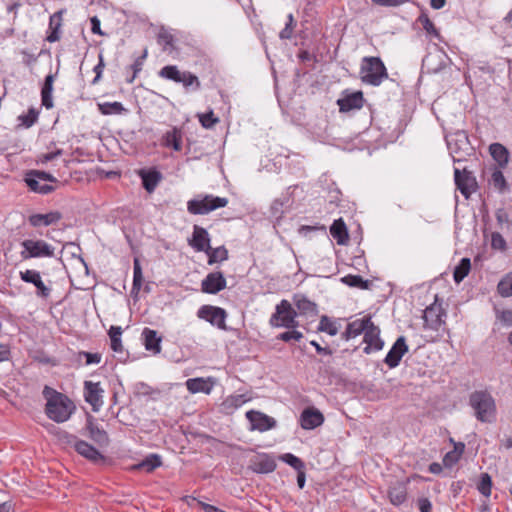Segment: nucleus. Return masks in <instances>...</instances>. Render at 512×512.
<instances>
[{
  "label": "nucleus",
  "mask_w": 512,
  "mask_h": 512,
  "mask_svg": "<svg viewBox=\"0 0 512 512\" xmlns=\"http://www.w3.org/2000/svg\"><path fill=\"white\" fill-rule=\"evenodd\" d=\"M158 75L161 78L179 83L181 80L182 72L175 65H167L160 69Z\"/></svg>",
  "instance_id": "nucleus-41"
},
{
  "label": "nucleus",
  "mask_w": 512,
  "mask_h": 512,
  "mask_svg": "<svg viewBox=\"0 0 512 512\" xmlns=\"http://www.w3.org/2000/svg\"><path fill=\"white\" fill-rule=\"evenodd\" d=\"M61 20H62V11H58V12L54 13L50 17L49 27L59 29L61 26Z\"/></svg>",
  "instance_id": "nucleus-59"
},
{
  "label": "nucleus",
  "mask_w": 512,
  "mask_h": 512,
  "mask_svg": "<svg viewBox=\"0 0 512 512\" xmlns=\"http://www.w3.org/2000/svg\"><path fill=\"white\" fill-rule=\"evenodd\" d=\"M87 429L89 431L90 438L96 443L102 445L108 442V435L103 430L100 429L93 421V418L90 416L87 419Z\"/></svg>",
  "instance_id": "nucleus-31"
},
{
  "label": "nucleus",
  "mask_w": 512,
  "mask_h": 512,
  "mask_svg": "<svg viewBox=\"0 0 512 512\" xmlns=\"http://www.w3.org/2000/svg\"><path fill=\"white\" fill-rule=\"evenodd\" d=\"M164 140L165 145L172 147L175 151H180L182 149L181 131L177 128L167 131L164 136Z\"/></svg>",
  "instance_id": "nucleus-35"
},
{
  "label": "nucleus",
  "mask_w": 512,
  "mask_h": 512,
  "mask_svg": "<svg viewBox=\"0 0 512 512\" xmlns=\"http://www.w3.org/2000/svg\"><path fill=\"white\" fill-rule=\"evenodd\" d=\"M246 418L250 422V430L265 432L276 427L277 422L274 418L255 410L246 412Z\"/></svg>",
  "instance_id": "nucleus-10"
},
{
  "label": "nucleus",
  "mask_w": 512,
  "mask_h": 512,
  "mask_svg": "<svg viewBox=\"0 0 512 512\" xmlns=\"http://www.w3.org/2000/svg\"><path fill=\"white\" fill-rule=\"evenodd\" d=\"M139 176L142 180L144 189L148 193H152L162 180V174L156 169L140 170Z\"/></svg>",
  "instance_id": "nucleus-20"
},
{
  "label": "nucleus",
  "mask_w": 512,
  "mask_h": 512,
  "mask_svg": "<svg viewBox=\"0 0 512 512\" xmlns=\"http://www.w3.org/2000/svg\"><path fill=\"white\" fill-rule=\"evenodd\" d=\"M458 460L457 453L451 451L444 456L443 463L446 467H452Z\"/></svg>",
  "instance_id": "nucleus-60"
},
{
  "label": "nucleus",
  "mask_w": 512,
  "mask_h": 512,
  "mask_svg": "<svg viewBox=\"0 0 512 512\" xmlns=\"http://www.w3.org/2000/svg\"><path fill=\"white\" fill-rule=\"evenodd\" d=\"M162 465L161 457L157 454L148 455L136 467L146 472H152L154 469Z\"/></svg>",
  "instance_id": "nucleus-39"
},
{
  "label": "nucleus",
  "mask_w": 512,
  "mask_h": 512,
  "mask_svg": "<svg viewBox=\"0 0 512 512\" xmlns=\"http://www.w3.org/2000/svg\"><path fill=\"white\" fill-rule=\"evenodd\" d=\"M499 319L507 326H512V310H504L501 312Z\"/></svg>",
  "instance_id": "nucleus-64"
},
{
  "label": "nucleus",
  "mask_w": 512,
  "mask_h": 512,
  "mask_svg": "<svg viewBox=\"0 0 512 512\" xmlns=\"http://www.w3.org/2000/svg\"><path fill=\"white\" fill-rule=\"evenodd\" d=\"M226 287V279L222 272L209 273L201 283V289L204 293L216 294Z\"/></svg>",
  "instance_id": "nucleus-16"
},
{
  "label": "nucleus",
  "mask_w": 512,
  "mask_h": 512,
  "mask_svg": "<svg viewBox=\"0 0 512 512\" xmlns=\"http://www.w3.org/2000/svg\"><path fill=\"white\" fill-rule=\"evenodd\" d=\"M341 281L350 286V287H356L360 289H369L371 283L369 280H365L360 275H346L344 276Z\"/></svg>",
  "instance_id": "nucleus-40"
},
{
  "label": "nucleus",
  "mask_w": 512,
  "mask_h": 512,
  "mask_svg": "<svg viewBox=\"0 0 512 512\" xmlns=\"http://www.w3.org/2000/svg\"><path fill=\"white\" fill-rule=\"evenodd\" d=\"M374 4L384 7H397L407 3L409 0H371Z\"/></svg>",
  "instance_id": "nucleus-57"
},
{
  "label": "nucleus",
  "mask_w": 512,
  "mask_h": 512,
  "mask_svg": "<svg viewBox=\"0 0 512 512\" xmlns=\"http://www.w3.org/2000/svg\"><path fill=\"white\" fill-rule=\"evenodd\" d=\"M370 321V317H364L362 319H357L350 322L347 325L345 332L343 333V337L348 340L360 335L361 333H364Z\"/></svg>",
  "instance_id": "nucleus-25"
},
{
  "label": "nucleus",
  "mask_w": 512,
  "mask_h": 512,
  "mask_svg": "<svg viewBox=\"0 0 512 512\" xmlns=\"http://www.w3.org/2000/svg\"><path fill=\"white\" fill-rule=\"evenodd\" d=\"M83 355L86 358V364H98L101 360V356L98 353H90V352H83Z\"/></svg>",
  "instance_id": "nucleus-61"
},
{
  "label": "nucleus",
  "mask_w": 512,
  "mask_h": 512,
  "mask_svg": "<svg viewBox=\"0 0 512 512\" xmlns=\"http://www.w3.org/2000/svg\"><path fill=\"white\" fill-rule=\"evenodd\" d=\"M446 142L451 153H457L468 145V137L464 131H458L453 135L446 137Z\"/></svg>",
  "instance_id": "nucleus-28"
},
{
  "label": "nucleus",
  "mask_w": 512,
  "mask_h": 512,
  "mask_svg": "<svg viewBox=\"0 0 512 512\" xmlns=\"http://www.w3.org/2000/svg\"><path fill=\"white\" fill-rule=\"evenodd\" d=\"M361 80L373 86H378L388 78L386 67L379 57H364L360 69Z\"/></svg>",
  "instance_id": "nucleus-3"
},
{
  "label": "nucleus",
  "mask_w": 512,
  "mask_h": 512,
  "mask_svg": "<svg viewBox=\"0 0 512 512\" xmlns=\"http://www.w3.org/2000/svg\"><path fill=\"white\" fill-rule=\"evenodd\" d=\"M197 316L219 329L226 330L225 320L227 313L221 307L203 305L199 308Z\"/></svg>",
  "instance_id": "nucleus-9"
},
{
  "label": "nucleus",
  "mask_w": 512,
  "mask_h": 512,
  "mask_svg": "<svg viewBox=\"0 0 512 512\" xmlns=\"http://www.w3.org/2000/svg\"><path fill=\"white\" fill-rule=\"evenodd\" d=\"M23 250L20 252L22 259L53 257L54 247L44 240L26 239L21 243Z\"/></svg>",
  "instance_id": "nucleus-6"
},
{
  "label": "nucleus",
  "mask_w": 512,
  "mask_h": 512,
  "mask_svg": "<svg viewBox=\"0 0 512 512\" xmlns=\"http://www.w3.org/2000/svg\"><path fill=\"white\" fill-rule=\"evenodd\" d=\"M454 180L457 186V189L461 192V194L468 199L472 193L477 190L478 184L475 176L472 172L463 169L455 168L454 169Z\"/></svg>",
  "instance_id": "nucleus-8"
},
{
  "label": "nucleus",
  "mask_w": 512,
  "mask_h": 512,
  "mask_svg": "<svg viewBox=\"0 0 512 512\" xmlns=\"http://www.w3.org/2000/svg\"><path fill=\"white\" fill-rule=\"evenodd\" d=\"M144 346L146 350L158 354L161 352V337L158 336L157 331L150 328H144L142 331Z\"/></svg>",
  "instance_id": "nucleus-22"
},
{
  "label": "nucleus",
  "mask_w": 512,
  "mask_h": 512,
  "mask_svg": "<svg viewBox=\"0 0 512 512\" xmlns=\"http://www.w3.org/2000/svg\"><path fill=\"white\" fill-rule=\"evenodd\" d=\"M280 459L294 468L296 471L305 470V463L300 458L291 453H285L281 455Z\"/></svg>",
  "instance_id": "nucleus-46"
},
{
  "label": "nucleus",
  "mask_w": 512,
  "mask_h": 512,
  "mask_svg": "<svg viewBox=\"0 0 512 512\" xmlns=\"http://www.w3.org/2000/svg\"><path fill=\"white\" fill-rule=\"evenodd\" d=\"M122 328L120 326H111L109 329V337L111 342V349L114 352L120 353L123 351L121 342Z\"/></svg>",
  "instance_id": "nucleus-37"
},
{
  "label": "nucleus",
  "mask_w": 512,
  "mask_h": 512,
  "mask_svg": "<svg viewBox=\"0 0 512 512\" xmlns=\"http://www.w3.org/2000/svg\"><path fill=\"white\" fill-rule=\"evenodd\" d=\"M38 180L52 183L57 182V179L48 172L41 170H30L27 172L25 182L32 191L40 194H49L54 191L55 188L52 185H38Z\"/></svg>",
  "instance_id": "nucleus-7"
},
{
  "label": "nucleus",
  "mask_w": 512,
  "mask_h": 512,
  "mask_svg": "<svg viewBox=\"0 0 512 512\" xmlns=\"http://www.w3.org/2000/svg\"><path fill=\"white\" fill-rule=\"evenodd\" d=\"M189 244L196 250V251H203L207 253L210 246V236L206 229L195 225L193 227V234L192 239L189 241Z\"/></svg>",
  "instance_id": "nucleus-17"
},
{
  "label": "nucleus",
  "mask_w": 512,
  "mask_h": 512,
  "mask_svg": "<svg viewBox=\"0 0 512 512\" xmlns=\"http://www.w3.org/2000/svg\"><path fill=\"white\" fill-rule=\"evenodd\" d=\"M469 405L476 419L483 423H492L496 419V404L492 395L487 391H474L470 394Z\"/></svg>",
  "instance_id": "nucleus-2"
},
{
  "label": "nucleus",
  "mask_w": 512,
  "mask_h": 512,
  "mask_svg": "<svg viewBox=\"0 0 512 512\" xmlns=\"http://www.w3.org/2000/svg\"><path fill=\"white\" fill-rule=\"evenodd\" d=\"M179 83L183 84L185 88H188L190 86H194L195 90L200 88V81L198 77L188 71L182 72L181 80Z\"/></svg>",
  "instance_id": "nucleus-49"
},
{
  "label": "nucleus",
  "mask_w": 512,
  "mask_h": 512,
  "mask_svg": "<svg viewBox=\"0 0 512 512\" xmlns=\"http://www.w3.org/2000/svg\"><path fill=\"white\" fill-rule=\"evenodd\" d=\"M388 497L390 502L399 506L403 504L407 499V486L404 482L396 481L393 483L388 490Z\"/></svg>",
  "instance_id": "nucleus-21"
},
{
  "label": "nucleus",
  "mask_w": 512,
  "mask_h": 512,
  "mask_svg": "<svg viewBox=\"0 0 512 512\" xmlns=\"http://www.w3.org/2000/svg\"><path fill=\"white\" fill-rule=\"evenodd\" d=\"M490 185L493 186L499 193H505L509 191V185L504 177L501 168H495L491 174L489 180Z\"/></svg>",
  "instance_id": "nucleus-32"
},
{
  "label": "nucleus",
  "mask_w": 512,
  "mask_h": 512,
  "mask_svg": "<svg viewBox=\"0 0 512 512\" xmlns=\"http://www.w3.org/2000/svg\"><path fill=\"white\" fill-rule=\"evenodd\" d=\"M294 304L299 314L306 316H315L318 313L316 303L309 300L306 296L296 294L293 297Z\"/></svg>",
  "instance_id": "nucleus-24"
},
{
  "label": "nucleus",
  "mask_w": 512,
  "mask_h": 512,
  "mask_svg": "<svg viewBox=\"0 0 512 512\" xmlns=\"http://www.w3.org/2000/svg\"><path fill=\"white\" fill-rule=\"evenodd\" d=\"M62 218L58 211H51L47 214H33L29 217V223L33 227L49 226L57 223Z\"/></svg>",
  "instance_id": "nucleus-23"
},
{
  "label": "nucleus",
  "mask_w": 512,
  "mask_h": 512,
  "mask_svg": "<svg viewBox=\"0 0 512 512\" xmlns=\"http://www.w3.org/2000/svg\"><path fill=\"white\" fill-rule=\"evenodd\" d=\"M208 256V264L212 265L217 262H223L228 259V250L224 246L210 248L206 253Z\"/></svg>",
  "instance_id": "nucleus-38"
},
{
  "label": "nucleus",
  "mask_w": 512,
  "mask_h": 512,
  "mask_svg": "<svg viewBox=\"0 0 512 512\" xmlns=\"http://www.w3.org/2000/svg\"><path fill=\"white\" fill-rule=\"evenodd\" d=\"M324 422L323 414L314 408L305 409L300 416V425L303 429L312 430L322 425Z\"/></svg>",
  "instance_id": "nucleus-18"
},
{
  "label": "nucleus",
  "mask_w": 512,
  "mask_h": 512,
  "mask_svg": "<svg viewBox=\"0 0 512 512\" xmlns=\"http://www.w3.org/2000/svg\"><path fill=\"white\" fill-rule=\"evenodd\" d=\"M296 317L297 312L294 310L291 303L283 299L276 305L275 312L272 314L269 323L273 327L293 329L298 326Z\"/></svg>",
  "instance_id": "nucleus-5"
},
{
  "label": "nucleus",
  "mask_w": 512,
  "mask_h": 512,
  "mask_svg": "<svg viewBox=\"0 0 512 512\" xmlns=\"http://www.w3.org/2000/svg\"><path fill=\"white\" fill-rule=\"evenodd\" d=\"M99 110L104 115L109 114H121L125 111V108L120 102H106L99 104Z\"/></svg>",
  "instance_id": "nucleus-44"
},
{
  "label": "nucleus",
  "mask_w": 512,
  "mask_h": 512,
  "mask_svg": "<svg viewBox=\"0 0 512 512\" xmlns=\"http://www.w3.org/2000/svg\"><path fill=\"white\" fill-rule=\"evenodd\" d=\"M407 351L408 346L406 344V339L404 336H400L387 353L384 362L389 368H395L399 365L401 358Z\"/></svg>",
  "instance_id": "nucleus-15"
},
{
  "label": "nucleus",
  "mask_w": 512,
  "mask_h": 512,
  "mask_svg": "<svg viewBox=\"0 0 512 512\" xmlns=\"http://www.w3.org/2000/svg\"><path fill=\"white\" fill-rule=\"evenodd\" d=\"M318 329L320 331L327 332L331 336H335L338 333L337 327L333 322L329 320L327 316L321 317Z\"/></svg>",
  "instance_id": "nucleus-51"
},
{
  "label": "nucleus",
  "mask_w": 512,
  "mask_h": 512,
  "mask_svg": "<svg viewBox=\"0 0 512 512\" xmlns=\"http://www.w3.org/2000/svg\"><path fill=\"white\" fill-rule=\"evenodd\" d=\"M74 448L80 455L89 460L97 461L102 458V455L95 447L83 440H76Z\"/></svg>",
  "instance_id": "nucleus-27"
},
{
  "label": "nucleus",
  "mask_w": 512,
  "mask_h": 512,
  "mask_svg": "<svg viewBox=\"0 0 512 512\" xmlns=\"http://www.w3.org/2000/svg\"><path fill=\"white\" fill-rule=\"evenodd\" d=\"M147 57V50L144 51V53L137 57L134 61V63L130 66V68L133 70L132 77L128 80L129 83H132L134 79L136 78L137 74L142 70V66L144 63L145 58Z\"/></svg>",
  "instance_id": "nucleus-55"
},
{
  "label": "nucleus",
  "mask_w": 512,
  "mask_h": 512,
  "mask_svg": "<svg viewBox=\"0 0 512 512\" xmlns=\"http://www.w3.org/2000/svg\"><path fill=\"white\" fill-rule=\"evenodd\" d=\"M157 41L160 45H163L164 50L168 48H174V37L173 35L165 28H161L157 35Z\"/></svg>",
  "instance_id": "nucleus-47"
},
{
  "label": "nucleus",
  "mask_w": 512,
  "mask_h": 512,
  "mask_svg": "<svg viewBox=\"0 0 512 512\" xmlns=\"http://www.w3.org/2000/svg\"><path fill=\"white\" fill-rule=\"evenodd\" d=\"M133 280L143 282L142 268L138 258H134L133 261Z\"/></svg>",
  "instance_id": "nucleus-58"
},
{
  "label": "nucleus",
  "mask_w": 512,
  "mask_h": 512,
  "mask_svg": "<svg viewBox=\"0 0 512 512\" xmlns=\"http://www.w3.org/2000/svg\"><path fill=\"white\" fill-rule=\"evenodd\" d=\"M497 290L502 297L512 296V272L498 283Z\"/></svg>",
  "instance_id": "nucleus-43"
},
{
  "label": "nucleus",
  "mask_w": 512,
  "mask_h": 512,
  "mask_svg": "<svg viewBox=\"0 0 512 512\" xmlns=\"http://www.w3.org/2000/svg\"><path fill=\"white\" fill-rule=\"evenodd\" d=\"M248 399L243 394L228 396L221 404L223 410L227 413H232L234 410L241 407Z\"/></svg>",
  "instance_id": "nucleus-34"
},
{
  "label": "nucleus",
  "mask_w": 512,
  "mask_h": 512,
  "mask_svg": "<svg viewBox=\"0 0 512 512\" xmlns=\"http://www.w3.org/2000/svg\"><path fill=\"white\" fill-rule=\"evenodd\" d=\"M492 480L488 473H482L478 484L479 492L489 497L491 495Z\"/></svg>",
  "instance_id": "nucleus-48"
},
{
  "label": "nucleus",
  "mask_w": 512,
  "mask_h": 512,
  "mask_svg": "<svg viewBox=\"0 0 512 512\" xmlns=\"http://www.w3.org/2000/svg\"><path fill=\"white\" fill-rule=\"evenodd\" d=\"M364 98L361 91H356L337 100L341 112L360 109L363 106Z\"/></svg>",
  "instance_id": "nucleus-19"
},
{
  "label": "nucleus",
  "mask_w": 512,
  "mask_h": 512,
  "mask_svg": "<svg viewBox=\"0 0 512 512\" xmlns=\"http://www.w3.org/2000/svg\"><path fill=\"white\" fill-rule=\"evenodd\" d=\"M52 92L53 86L44 83L41 89V100L42 105L47 109H51L53 107Z\"/></svg>",
  "instance_id": "nucleus-50"
},
{
  "label": "nucleus",
  "mask_w": 512,
  "mask_h": 512,
  "mask_svg": "<svg viewBox=\"0 0 512 512\" xmlns=\"http://www.w3.org/2000/svg\"><path fill=\"white\" fill-rule=\"evenodd\" d=\"M490 154L499 168H504L509 162V151L500 143H493L489 147Z\"/></svg>",
  "instance_id": "nucleus-26"
},
{
  "label": "nucleus",
  "mask_w": 512,
  "mask_h": 512,
  "mask_svg": "<svg viewBox=\"0 0 512 512\" xmlns=\"http://www.w3.org/2000/svg\"><path fill=\"white\" fill-rule=\"evenodd\" d=\"M103 393L104 390L101 388L100 383H94L92 381H85L84 383V397L94 412L99 411L103 405Z\"/></svg>",
  "instance_id": "nucleus-12"
},
{
  "label": "nucleus",
  "mask_w": 512,
  "mask_h": 512,
  "mask_svg": "<svg viewBox=\"0 0 512 512\" xmlns=\"http://www.w3.org/2000/svg\"><path fill=\"white\" fill-rule=\"evenodd\" d=\"M288 202H289L288 196H283L281 198L275 199L270 208L271 216H273L276 219L281 218L284 213L283 207Z\"/></svg>",
  "instance_id": "nucleus-45"
},
{
  "label": "nucleus",
  "mask_w": 512,
  "mask_h": 512,
  "mask_svg": "<svg viewBox=\"0 0 512 512\" xmlns=\"http://www.w3.org/2000/svg\"><path fill=\"white\" fill-rule=\"evenodd\" d=\"M228 199L211 194L199 196L187 202V210L193 215H205L218 208L227 206Z\"/></svg>",
  "instance_id": "nucleus-4"
},
{
  "label": "nucleus",
  "mask_w": 512,
  "mask_h": 512,
  "mask_svg": "<svg viewBox=\"0 0 512 512\" xmlns=\"http://www.w3.org/2000/svg\"><path fill=\"white\" fill-rule=\"evenodd\" d=\"M199 121L204 128L210 129L216 123H218L219 119L214 116L213 111H210L208 113L199 115Z\"/></svg>",
  "instance_id": "nucleus-54"
},
{
  "label": "nucleus",
  "mask_w": 512,
  "mask_h": 512,
  "mask_svg": "<svg viewBox=\"0 0 512 512\" xmlns=\"http://www.w3.org/2000/svg\"><path fill=\"white\" fill-rule=\"evenodd\" d=\"M417 21L421 23L423 29L426 31L427 34L435 38H440L439 31L436 29L434 23L430 20L426 13L422 12L418 17Z\"/></svg>",
  "instance_id": "nucleus-42"
},
{
  "label": "nucleus",
  "mask_w": 512,
  "mask_h": 512,
  "mask_svg": "<svg viewBox=\"0 0 512 512\" xmlns=\"http://www.w3.org/2000/svg\"><path fill=\"white\" fill-rule=\"evenodd\" d=\"M186 387L191 393H205L209 394L211 392L212 386L208 383V381L203 378H192L186 381Z\"/></svg>",
  "instance_id": "nucleus-33"
},
{
  "label": "nucleus",
  "mask_w": 512,
  "mask_h": 512,
  "mask_svg": "<svg viewBox=\"0 0 512 512\" xmlns=\"http://www.w3.org/2000/svg\"><path fill=\"white\" fill-rule=\"evenodd\" d=\"M423 319L427 326L437 330L442 324L440 309L434 306L427 307L424 311Z\"/></svg>",
  "instance_id": "nucleus-30"
},
{
  "label": "nucleus",
  "mask_w": 512,
  "mask_h": 512,
  "mask_svg": "<svg viewBox=\"0 0 512 512\" xmlns=\"http://www.w3.org/2000/svg\"><path fill=\"white\" fill-rule=\"evenodd\" d=\"M249 468L255 473L268 474L276 469V462L266 453L257 454L250 460Z\"/></svg>",
  "instance_id": "nucleus-14"
},
{
  "label": "nucleus",
  "mask_w": 512,
  "mask_h": 512,
  "mask_svg": "<svg viewBox=\"0 0 512 512\" xmlns=\"http://www.w3.org/2000/svg\"><path fill=\"white\" fill-rule=\"evenodd\" d=\"M303 338V333L297 330H290L283 333H280L277 336L278 340L284 341V342H291L295 341L298 342Z\"/></svg>",
  "instance_id": "nucleus-52"
},
{
  "label": "nucleus",
  "mask_w": 512,
  "mask_h": 512,
  "mask_svg": "<svg viewBox=\"0 0 512 512\" xmlns=\"http://www.w3.org/2000/svg\"><path fill=\"white\" fill-rule=\"evenodd\" d=\"M364 342L366 343V347L364 348L366 354L372 351H379L384 346V342L380 338V329L374 325L372 321H370L364 332Z\"/></svg>",
  "instance_id": "nucleus-13"
},
{
  "label": "nucleus",
  "mask_w": 512,
  "mask_h": 512,
  "mask_svg": "<svg viewBox=\"0 0 512 512\" xmlns=\"http://www.w3.org/2000/svg\"><path fill=\"white\" fill-rule=\"evenodd\" d=\"M38 111L34 108H30L25 115H21L19 119L22 122V125L26 128L31 127L38 119Z\"/></svg>",
  "instance_id": "nucleus-53"
},
{
  "label": "nucleus",
  "mask_w": 512,
  "mask_h": 512,
  "mask_svg": "<svg viewBox=\"0 0 512 512\" xmlns=\"http://www.w3.org/2000/svg\"><path fill=\"white\" fill-rule=\"evenodd\" d=\"M104 68V61L102 54L99 55V63L94 67V72L96 73L95 78L93 79L92 83L95 84L101 77L102 72Z\"/></svg>",
  "instance_id": "nucleus-62"
},
{
  "label": "nucleus",
  "mask_w": 512,
  "mask_h": 512,
  "mask_svg": "<svg viewBox=\"0 0 512 512\" xmlns=\"http://www.w3.org/2000/svg\"><path fill=\"white\" fill-rule=\"evenodd\" d=\"M491 246L494 249L505 250L506 241L500 233L493 232L491 235Z\"/></svg>",
  "instance_id": "nucleus-56"
},
{
  "label": "nucleus",
  "mask_w": 512,
  "mask_h": 512,
  "mask_svg": "<svg viewBox=\"0 0 512 512\" xmlns=\"http://www.w3.org/2000/svg\"><path fill=\"white\" fill-rule=\"evenodd\" d=\"M20 279L25 283L33 284L37 291L36 294L41 298H48L51 294V288L42 281L40 272L33 269H27L19 272Z\"/></svg>",
  "instance_id": "nucleus-11"
},
{
  "label": "nucleus",
  "mask_w": 512,
  "mask_h": 512,
  "mask_svg": "<svg viewBox=\"0 0 512 512\" xmlns=\"http://www.w3.org/2000/svg\"><path fill=\"white\" fill-rule=\"evenodd\" d=\"M418 508L421 512H431L432 504L429 499L421 498L418 500Z\"/></svg>",
  "instance_id": "nucleus-63"
},
{
  "label": "nucleus",
  "mask_w": 512,
  "mask_h": 512,
  "mask_svg": "<svg viewBox=\"0 0 512 512\" xmlns=\"http://www.w3.org/2000/svg\"><path fill=\"white\" fill-rule=\"evenodd\" d=\"M330 234L339 245H345L348 240V232L344 221L339 218L330 227Z\"/></svg>",
  "instance_id": "nucleus-29"
},
{
  "label": "nucleus",
  "mask_w": 512,
  "mask_h": 512,
  "mask_svg": "<svg viewBox=\"0 0 512 512\" xmlns=\"http://www.w3.org/2000/svg\"><path fill=\"white\" fill-rule=\"evenodd\" d=\"M43 395L47 399L45 412L49 419L63 423L70 418L75 406L67 396L48 386H45Z\"/></svg>",
  "instance_id": "nucleus-1"
},
{
  "label": "nucleus",
  "mask_w": 512,
  "mask_h": 512,
  "mask_svg": "<svg viewBox=\"0 0 512 512\" xmlns=\"http://www.w3.org/2000/svg\"><path fill=\"white\" fill-rule=\"evenodd\" d=\"M471 262L469 258H462L453 272L454 281L459 284L469 273Z\"/></svg>",
  "instance_id": "nucleus-36"
}]
</instances>
